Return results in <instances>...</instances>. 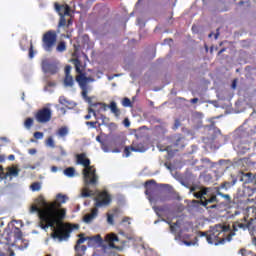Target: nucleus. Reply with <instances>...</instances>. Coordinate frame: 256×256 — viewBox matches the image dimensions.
Listing matches in <instances>:
<instances>
[{
	"instance_id": "f257e3e1",
	"label": "nucleus",
	"mask_w": 256,
	"mask_h": 256,
	"mask_svg": "<svg viewBox=\"0 0 256 256\" xmlns=\"http://www.w3.org/2000/svg\"><path fill=\"white\" fill-rule=\"evenodd\" d=\"M67 202V196L58 194L54 203H47L43 195L34 200V205L30 207V213H36L40 219V227L44 231L51 228L52 239H58L59 242L69 239V232H63V224L59 219L65 218V209H59L63 203Z\"/></svg>"
},
{
	"instance_id": "f03ea898",
	"label": "nucleus",
	"mask_w": 256,
	"mask_h": 256,
	"mask_svg": "<svg viewBox=\"0 0 256 256\" xmlns=\"http://www.w3.org/2000/svg\"><path fill=\"white\" fill-rule=\"evenodd\" d=\"M194 183L195 176L191 173L186 174L181 180V185L186 187V189H190V193H194V197L200 199V203L203 207H206V209H215L217 203H219V200L217 199V190L193 185Z\"/></svg>"
},
{
	"instance_id": "7ed1b4c3",
	"label": "nucleus",
	"mask_w": 256,
	"mask_h": 256,
	"mask_svg": "<svg viewBox=\"0 0 256 256\" xmlns=\"http://www.w3.org/2000/svg\"><path fill=\"white\" fill-rule=\"evenodd\" d=\"M76 157L78 165H83L84 167L82 170L84 187L80 197H91L95 195V192L90 190L89 187H97L99 185V175H97L95 167L91 166V160L87 158L86 154H78Z\"/></svg>"
},
{
	"instance_id": "20e7f679",
	"label": "nucleus",
	"mask_w": 256,
	"mask_h": 256,
	"mask_svg": "<svg viewBox=\"0 0 256 256\" xmlns=\"http://www.w3.org/2000/svg\"><path fill=\"white\" fill-rule=\"evenodd\" d=\"M230 231L231 226L217 224L211 227L208 232H199L198 237H206V241L210 245H223L235 237V233Z\"/></svg>"
},
{
	"instance_id": "39448f33",
	"label": "nucleus",
	"mask_w": 256,
	"mask_h": 256,
	"mask_svg": "<svg viewBox=\"0 0 256 256\" xmlns=\"http://www.w3.org/2000/svg\"><path fill=\"white\" fill-rule=\"evenodd\" d=\"M78 237L79 239L77 240L76 245H83L85 241H89V243H97L98 245L102 246L105 253H109L110 249L115 248V243L119 241V237H117L115 234H107L104 240L101 238V235L85 237V234H79Z\"/></svg>"
},
{
	"instance_id": "423d86ee",
	"label": "nucleus",
	"mask_w": 256,
	"mask_h": 256,
	"mask_svg": "<svg viewBox=\"0 0 256 256\" xmlns=\"http://www.w3.org/2000/svg\"><path fill=\"white\" fill-rule=\"evenodd\" d=\"M92 197H94L95 208L92 209V212L90 214L84 215V223H92L95 217H97V213H99V208L111 205V194H109L107 190H104L102 192L97 190L96 192H94V195H92Z\"/></svg>"
},
{
	"instance_id": "0eeeda50",
	"label": "nucleus",
	"mask_w": 256,
	"mask_h": 256,
	"mask_svg": "<svg viewBox=\"0 0 256 256\" xmlns=\"http://www.w3.org/2000/svg\"><path fill=\"white\" fill-rule=\"evenodd\" d=\"M76 81L82 90V97L86 101V103H91V97L87 96V93L91 91V86L87 85V83L95 82L94 78L78 75L76 77Z\"/></svg>"
},
{
	"instance_id": "6e6552de",
	"label": "nucleus",
	"mask_w": 256,
	"mask_h": 256,
	"mask_svg": "<svg viewBox=\"0 0 256 256\" xmlns=\"http://www.w3.org/2000/svg\"><path fill=\"white\" fill-rule=\"evenodd\" d=\"M252 221H253V219H250L248 221L247 217H244L241 220L233 222L232 230L230 227V231L228 232V235H229V233H234V234L237 233V231H239V229H241L242 231H247V229H248V231H251Z\"/></svg>"
},
{
	"instance_id": "1a4fd4ad",
	"label": "nucleus",
	"mask_w": 256,
	"mask_h": 256,
	"mask_svg": "<svg viewBox=\"0 0 256 256\" xmlns=\"http://www.w3.org/2000/svg\"><path fill=\"white\" fill-rule=\"evenodd\" d=\"M57 41V35L53 32H48L43 36V49L48 52L53 51L55 42Z\"/></svg>"
},
{
	"instance_id": "9d476101",
	"label": "nucleus",
	"mask_w": 256,
	"mask_h": 256,
	"mask_svg": "<svg viewBox=\"0 0 256 256\" xmlns=\"http://www.w3.org/2000/svg\"><path fill=\"white\" fill-rule=\"evenodd\" d=\"M42 71L49 75H57V73H59V67L57 63L45 59L42 61Z\"/></svg>"
},
{
	"instance_id": "9b49d317",
	"label": "nucleus",
	"mask_w": 256,
	"mask_h": 256,
	"mask_svg": "<svg viewBox=\"0 0 256 256\" xmlns=\"http://www.w3.org/2000/svg\"><path fill=\"white\" fill-rule=\"evenodd\" d=\"M51 109L42 108L36 113V121L38 123H49L51 121Z\"/></svg>"
},
{
	"instance_id": "f8f14e48",
	"label": "nucleus",
	"mask_w": 256,
	"mask_h": 256,
	"mask_svg": "<svg viewBox=\"0 0 256 256\" xmlns=\"http://www.w3.org/2000/svg\"><path fill=\"white\" fill-rule=\"evenodd\" d=\"M131 151H134L135 153H145L147 151V148L143 143H133L131 146H126L124 149L125 157H130Z\"/></svg>"
},
{
	"instance_id": "ddd939ff",
	"label": "nucleus",
	"mask_w": 256,
	"mask_h": 256,
	"mask_svg": "<svg viewBox=\"0 0 256 256\" xmlns=\"http://www.w3.org/2000/svg\"><path fill=\"white\" fill-rule=\"evenodd\" d=\"M236 179L237 181H241L242 183H253L256 179V174L240 171Z\"/></svg>"
},
{
	"instance_id": "4468645a",
	"label": "nucleus",
	"mask_w": 256,
	"mask_h": 256,
	"mask_svg": "<svg viewBox=\"0 0 256 256\" xmlns=\"http://www.w3.org/2000/svg\"><path fill=\"white\" fill-rule=\"evenodd\" d=\"M55 11L60 15V17H63L65 15H71V7L69 5H60L59 3L54 4Z\"/></svg>"
},
{
	"instance_id": "2eb2a0df",
	"label": "nucleus",
	"mask_w": 256,
	"mask_h": 256,
	"mask_svg": "<svg viewBox=\"0 0 256 256\" xmlns=\"http://www.w3.org/2000/svg\"><path fill=\"white\" fill-rule=\"evenodd\" d=\"M145 193L148 195L151 201V193H153L154 189H157V183H155V180H150L145 183Z\"/></svg>"
},
{
	"instance_id": "dca6fc26",
	"label": "nucleus",
	"mask_w": 256,
	"mask_h": 256,
	"mask_svg": "<svg viewBox=\"0 0 256 256\" xmlns=\"http://www.w3.org/2000/svg\"><path fill=\"white\" fill-rule=\"evenodd\" d=\"M237 183V178H233L232 182H224L222 183L218 188H216V191H221L223 189L224 191H227L233 187Z\"/></svg>"
},
{
	"instance_id": "f3484780",
	"label": "nucleus",
	"mask_w": 256,
	"mask_h": 256,
	"mask_svg": "<svg viewBox=\"0 0 256 256\" xmlns=\"http://www.w3.org/2000/svg\"><path fill=\"white\" fill-rule=\"evenodd\" d=\"M153 210L158 217H163V215H165V212L169 211V206H153Z\"/></svg>"
},
{
	"instance_id": "a211bd4d",
	"label": "nucleus",
	"mask_w": 256,
	"mask_h": 256,
	"mask_svg": "<svg viewBox=\"0 0 256 256\" xmlns=\"http://www.w3.org/2000/svg\"><path fill=\"white\" fill-rule=\"evenodd\" d=\"M75 256H83L85 255V251H87V246L85 245H75Z\"/></svg>"
},
{
	"instance_id": "6ab92c4d",
	"label": "nucleus",
	"mask_w": 256,
	"mask_h": 256,
	"mask_svg": "<svg viewBox=\"0 0 256 256\" xmlns=\"http://www.w3.org/2000/svg\"><path fill=\"white\" fill-rule=\"evenodd\" d=\"M109 109L111 110V113L115 115V117H119V115H121V111L117 107V103L115 101H112L110 103Z\"/></svg>"
},
{
	"instance_id": "aec40b11",
	"label": "nucleus",
	"mask_w": 256,
	"mask_h": 256,
	"mask_svg": "<svg viewBox=\"0 0 256 256\" xmlns=\"http://www.w3.org/2000/svg\"><path fill=\"white\" fill-rule=\"evenodd\" d=\"M64 87H73L75 85V80L73 79V76H65L63 80Z\"/></svg>"
},
{
	"instance_id": "412c9836",
	"label": "nucleus",
	"mask_w": 256,
	"mask_h": 256,
	"mask_svg": "<svg viewBox=\"0 0 256 256\" xmlns=\"http://www.w3.org/2000/svg\"><path fill=\"white\" fill-rule=\"evenodd\" d=\"M161 221H164L165 223H168V225H170V232L173 233V235L177 233V227H179V222L171 224V220H169V218H167V220L162 219Z\"/></svg>"
},
{
	"instance_id": "4be33fe9",
	"label": "nucleus",
	"mask_w": 256,
	"mask_h": 256,
	"mask_svg": "<svg viewBox=\"0 0 256 256\" xmlns=\"http://www.w3.org/2000/svg\"><path fill=\"white\" fill-rule=\"evenodd\" d=\"M6 177H19V169L15 167H9L6 173Z\"/></svg>"
},
{
	"instance_id": "5701e85b",
	"label": "nucleus",
	"mask_w": 256,
	"mask_h": 256,
	"mask_svg": "<svg viewBox=\"0 0 256 256\" xmlns=\"http://www.w3.org/2000/svg\"><path fill=\"white\" fill-rule=\"evenodd\" d=\"M63 173L66 177H69L70 179L77 175L75 173V168L74 167H68V168L64 169Z\"/></svg>"
},
{
	"instance_id": "b1692460",
	"label": "nucleus",
	"mask_w": 256,
	"mask_h": 256,
	"mask_svg": "<svg viewBox=\"0 0 256 256\" xmlns=\"http://www.w3.org/2000/svg\"><path fill=\"white\" fill-rule=\"evenodd\" d=\"M58 137H61L62 139L64 137H67L69 135V128L67 126L61 127L57 132Z\"/></svg>"
},
{
	"instance_id": "393cba45",
	"label": "nucleus",
	"mask_w": 256,
	"mask_h": 256,
	"mask_svg": "<svg viewBox=\"0 0 256 256\" xmlns=\"http://www.w3.org/2000/svg\"><path fill=\"white\" fill-rule=\"evenodd\" d=\"M88 104L90 105V107H97V105H101L103 111H107V109H109V105L103 102L93 103L92 100H90V103Z\"/></svg>"
},
{
	"instance_id": "a878e982",
	"label": "nucleus",
	"mask_w": 256,
	"mask_h": 256,
	"mask_svg": "<svg viewBox=\"0 0 256 256\" xmlns=\"http://www.w3.org/2000/svg\"><path fill=\"white\" fill-rule=\"evenodd\" d=\"M217 195L225 199L228 203H231V196L229 194H223V192L216 190Z\"/></svg>"
},
{
	"instance_id": "bb28decb",
	"label": "nucleus",
	"mask_w": 256,
	"mask_h": 256,
	"mask_svg": "<svg viewBox=\"0 0 256 256\" xmlns=\"http://www.w3.org/2000/svg\"><path fill=\"white\" fill-rule=\"evenodd\" d=\"M46 147H50L51 149H55V140L53 137H49L45 142Z\"/></svg>"
},
{
	"instance_id": "cd10ccee",
	"label": "nucleus",
	"mask_w": 256,
	"mask_h": 256,
	"mask_svg": "<svg viewBox=\"0 0 256 256\" xmlns=\"http://www.w3.org/2000/svg\"><path fill=\"white\" fill-rule=\"evenodd\" d=\"M31 191H41V182H34L30 186Z\"/></svg>"
},
{
	"instance_id": "c85d7f7f",
	"label": "nucleus",
	"mask_w": 256,
	"mask_h": 256,
	"mask_svg": "<svg viewBox=\"0 0 256 256\" xmlns=\"http://www.w3.org/2000/svg\"><path fill=\"white\" fill-rule=\"evenodd\" d=\"M174 145L175 147H177V149H183V147H185V144L183 143V138L179 137L178 139H176Z\"/></svg>"
},
{
	"instance_id": "c756f323",
	"label": "nucleus",
	"mask_w": 256,
	"mask_h": 256,
	"mask_svg": "<svg viewBox=\"0 0 256 256\" xmlns=\"http://www.w3.org/2000/svg\"><path fill=\"white\" fill-rule=\"evenodd\" d=\"M24 127L26 129H31V127H33V118H27L24 122Z\"/></svg>"
},
{
	"instance_id": "7c9ffc66",
	"label": "nucleus",
	"mask_w": 256,
	"mask_h": 256,
	"mask_svg": "<svg viewBox=\"0 0 256 256\" xmlns=\"http://www.w3.org/2000/svg\"><path fill=\"white\" fill-rule=\"evenodd\" d=\"M59 103L61 105H64L65 107H69V105H71V103H69V100H67V98H65L64 96H61L59 98Z\"/></svg>"
},
{
	"instance_id": "2f4dec72",
	"label": "nucleus",
	"mask_w": 256,
	"mask_h": 256,
	"mask_svg": "<svg viewBox=\"0 0 256 256\" xmlns=\"http://www.w3.org/2000/svg\"><path fill=\"white\" fill-rule=\"evenodd\" d=\"M56 49L59 53H63V51L67 49V47L65 46V42H60Z\"/></svg>"
},
{
	"instance_id": "473e14b6",
	"label": "nucleus",
	"mask_w": 256,
	"mask_h": 256,
	"mask_svg": "<svg viewBox=\"0 0 256 256\" xmlns=\"http://www.w3.org/2000/svg\"><path fill=\"white\" fill-rule=\"evenodd\" d=\"M55 85H57L55 82H51L49 80L46 81V86L44 87L45 91H50L49 87H55Z\"/></svg>"
},
{
	"instance_id": "72a5a7b5",
	"label": "nucleus",
	"mask_w": 256,
	"mask_h": 256,
	"mask_svg": "<svg viewBox=\"0 0 256 256\" xmlns=\"http://www.w3.org/2000/svg\"><path fill=\"white\" fill-rule=\"evenodd\" d=\"M74 65L77 73H81V62L78 59H76L74 60Z\"/></svg>"
},
{
	"instance_id": "f704fd0d",
	"label": "nucleus",
	"mask_w": 256,
	"mask_h": 256,
	"mask_svg": "<svg viewBox=\"0 0 256 256\" xmlns=\"http://www.w3.org/2000/svg\"><path fill=\"white\" fill-rule=\"evenodd\" d=\"M65 25H67V20L65 19V16H60L58 27H65Z\"/></svg>"
},
{
	"instance_id": "c9c22d12",
	"label": "nucleus",
	"mask_w": 256,
	"mask_h": 256,
	"mask_svg": "<svg viewBox=\"0 0 256 256\" xmlns=\"http://www.w3.org/2000/svg\"><path fill=\"white\" fill-rule=\"evenodd\" d=\"M123 107H131V100L129 98H124L122 101Z\"/></svg>"
},
{
	"instance_id": "e433bc0d",
	"label": "nucleus",
	"mask_w": 256,
	"mask_h": 256,
	"mask_svg": "<svg viewBox=\"0 0 256 256\" xmlns=\"http://www.w3.org/2000/svg\"><path fill=\"white\" fill-rule=\"evenodd\" d=\"M101 149L104 151V153H109V146H107L105 142H101Z\"/></svg>"
},
{
	"instance_id": "4c0bfd02",
	"label": "nucleus",
	"mask_w": 256,
	"mask_h": 256,
	"mask_svg": "<svg viewBox=\"0 0 256 256\" xmlns=\"http://www.w3.org/2000/svg\"><path fill=\"white\" fill-rule=\"evenodd\" d=\"M113 217H115V214H109L107 216V223H109V225H113Z\"/></svg>"
},
{
	"instance_id": "58836bf2",
	"label": "nucleus",
	"mask_w": 256,
	"mask_h": 256,
	"mask_svg": "<svg viewBox=\"0 0 256 256\" xmlns=\"http://www.w3.org/2000/svg\"><path fill=\"white\" fill-rule=\"evenodd\" d=\"M71 66L70 65H67L66 67H65V77H69V76H71Z\"/></svg>"
},
{
	"instance_id": "ea45409f",
	"label": "nucleus",
	"mask_w": 256,
	"mask_h": 256,
	"mask_svg": "<svg viewBox=\"0 0 256 256\" xmlns=\"http://www.w3.org/2000/svg\"><path fill=\"white\" fill-rule=\"evenodd\" d=\"M34 137H35L36 139H43L44 134H43V132H35V133H34Z\"/></svg>"
},
{
	"instance_id": "a19ab883",
	"label": "nucleus",
	"mask_w": 256,
	"mask_h": 256,
	"mask_svg": "<svg viewBox=\"0 0 256 256\" xmlns=\"http://www.w3.org/2000/svg\"><path fill=\"white\" fill-rule=\"evenodd\" d=\"M100 119L102 120V125H105V123H107V121H109V118H107V116L101 114L100 115Z\"/></svg>"
},
{
	"instance_id": "79ce46f5",
	"label": "nucleus",
	"mask_w": 256,
	"mask_h": 256,
	"mask_svg": "<svg viewBox=\"0 0 256 256\" xmlns=\"http://www.w3.org/2000/svg\"><path fill=\"white\" fill-rule=\"evenodd\" d=\"M88 113H92L93 114V117H95V119H99V117H97V112H95L93 110V108H88Z\"/></svg>"
},
{
	"instance_id": "37998d69",
	"label": "nucleus",
	"mask_w": 256,
	"mask_h": 256,
	"mask_svg": "<svg viewBox=\"0 0 256 256\" xmlns=\"http://www.w3.org/2000/svg\"><path fill=\"white\" fill-rule=\"evenodd\" d=\"M35 57V54L33 53V45H31L30 49H29V58L33 59Z\"/></svg>"
},
{
	"instance_id": "c03bdc74",
	"label": "nucleus",
	"mask_w": 256,
	"mask_h": 256,
	"mask_svg": "<svg viewBox=\"0 0 256 256\" xmlns=\"http://www.w3.org/2000/svg\"><path fill=\"white\" fill-rule=\"evenodd\" d=\"M213 35H214V39H219V29H217V33L216 34H213V33H210L209 35H208V37H213Z\"/></svg>"
},
{
	"instance_id": "a18cd8bd",
	"label": "nucleus",
	"mask_w": 256,
	"mask_h": 256,
	"mask_svg": "<svg viewBox=\"0 0 256 256\" xmlns=\"http://www.w3.org/2000/svg\"><path fill=\"white\" fill-rule=\"evenodd\" d=\"M97 121L96 122H86V125H89L92 129H95V125H97Z\"/></svg>"
},
{
	"instance_id": "49530a36",
	"label": "nucleus",
	"mask_w": 256,
	"mask_h": 256,
	"mask_svg": "<svg viewBox=\"0 0 256 256\" xmlns=\"http://www.w3.org/2000/svg\"><path fill=\"white\" fill-rule=\"evenodd\" d=\"M28 153H29L30 155H35V154L37 153V149H35V148L29 149V150H28Z\"/></svg>"
},
{
	"instance_id": "de8ad7c7",
	"label": "nucleus",
	"mask_w": 256,
	"mask_h": 256,
	"mask_svg": "<svg viewBox=\"0 0 256 256\" xmlns=\"http://www.w3.org/2000/svg\"><path fill=\"white\" fill-rule=\"evenodd\" d=\"M131 218H129V217H125L124 219H123V223H128V225H131Z\"/></svg>"
},
{
	"instance_id": "09e8293b",
	"label": "nucleus",
	"mask_w": 256,
	"mask_h": 256,
	"mask_svg": "<svg viewBox=\"0 0 256 256\" xmlns=\"http://www.w3.org/2000/svg\"><path fill=\"white\" fill-rule=\"evenodd\" d=\"M124 125L126 126V127H131V122H129V119H125L124 120Z\"/></svg>"
},
{
	"instance_id": "8fccbe9b",
	"label": "nucleus",
	"mask_w": 256,
	"mask_h": 256,
	"mask_svg": "<svg viewBox=\"0 0 256 256\" xmlns=\"http://www.w3.org/2000/svg\"><path fill=\"white\" fill-rule=\"evenodd\" d=\"M180 125L181 123L179 122V120H176L174 124V129H179Z\"/></svg>"
},
{
	"instance_id": "3c124183",
	"label": "nucleus",
	"mask_w": 256,
	"mask_h": 256,
	"mask_svg": "<svg viewBox=\"0 0 256 256\" xmlns=\"http://www.w3.org/2000/svg\"><path fill=\"white\" fill-rule=\"evenodd\" d=\"M250 234L252 236V244H254L256 247V236H254L253 233H251V232H250Z\"/></svg>"
},
{
	"instance_id": "603ef678",
	"label": "nucleus",
	"mask_w": 256,
	"mask_h": 256,
	"mask_svg": "<svg viewBox=\"0 0 256 256\" xmlns=\"http://www.w3.org/2000/svg\"><path fill=\"white\" fill-rule=\"evenodd\" d=\"M16 235L18 239H21V230H19V228H16Z\"/></svg>"
},
{
	"instance_id": "864d4df0",
	"label": "nucleus",
	"mask_w": 256,
	"mask_h": 256,
	"mask_svg": "<svg viewBox=\"0 0 256 256\" xmlns=\"http://www.w3.org/2000/svg\"><path fill=\"white\" fill-rule=\"evenodd\" d=\"M51 171L52 173H57V171H59V168H57V166H52Z\"/></svg>"
},
{
	"instance_id": "5fc2aeb1",
	"label": "nucleus",
	"mask_w": 256,
	"mask_h": 256,
	"mask_svg": "<svg viewBox=\"0 0 256 256\" xmlns=\"http://www.w3.org/2000/svg\"><path fill=\"white\" fill-rule=\"evenodd\" d=\"M157 201H167V196L159 197V198L156 200V202H157Z\"/></svg>"
},
{
	"instance_id": "6e6d98bb",
	"label": "nucleus",
	"mask_w": 256,
	"mask_h": 256,
	"mask_svg": "<svg viewBox=\"0 0 256 256\" xmlns=\"http://www.w3.org/2000/svg\"><path fill=\"white\" fill-rule=\"evenodd\" d=\"M240 253H241L242 256H246L247 255V250L241 249Z\"/></svg>"
},
{
	"instance_id": "4d7b16f0",
	"label": "nucleus",
	"mask_w": 256,
	"mask_h": 256,
	"mask_svg": "<svg viewBox=\"0 0 256 256\" xmlns=\"http://www.w3.org/2000/svg\"><path fill=\"white\" fill-rule=\"evenodd\" d=\"M9 161H15V155L11 154L8 156Z\"/></svg>"
},
{
	"instance_id": "13d9d810",
	"label": "nucleus",
	"mask_w": 256,
	"mask_h": 256,
	"mask_svg": "<svg viewBox=\"0 0 256 256\" xmlns=\"http://www.w3.org/2000/svg\"><path fill=\"white\" fill-rule=\"evenodd\" d=\"M232 89H237V80H234L232 83Z\"/></svg>"
},
{
	"instance_id": "bf43d9fd",
	"label": "nucleus",
	"mask_w": 256,
	"mask_h": 256,
	"mask_svg": "<svg viewBox=\"0 0 256 256\" xmlns=\"http://www.w3.org/2000/svg\"><path fill=\"white\" fill-rule=\"evenodd\" d=\"M115 77H119V75H114V76H108V81H113V79H115Z\"/></svg>"
},
{
	"instance_id": "052dcab7",
	"label": "nucleus",
	"mask_w": 256,
	"mask_h": 256,
	"mask_svg": "<svg viewBox=\"0 0 256 256\" xmlns=\"http://www.w3.org/2000/svg\"><path fill=\"white\" fill-rule=\"evenodd\" d=\"M212 131V133H216V135H221V130H215V129H213V130H211Z\"/></svg>"
},
{
	"instance_id": "680f3d73",
	"label": "nucleus",
	"mask_w": 256,
	"mask_h": 256,
	"mask_svg": "<svg viewBox=\"0 0 256 256\" xmlns=\"http://www.w3.org/2000/svg\"><path fill=\"white\" fill-rule=\"evenodd\" d=\"M191 103L195 104V103H199V98H193L191 100Z\"/></svg>"
},
{
	"instance_id": "e2e57ef3",
	"label": "nucleus",
	"mask_w": 256,
	"mask_h": 256,
	"mask_svg": "<svg viewBox=\"0 0 256 256\" xmlns=\"http://www.w3.org/2000/svg\"><path fill=\"white\" fill-rule=\"evenodd\" d=\"M96 141H97L98 143H100V145H101V143H103V140H101V136H97V137H96Z\"/></svg>"
},
{
	"instance_id": "0e129e2a",
	"label": "nucleus",
	"mask_w": 256,
	"mask_h": 256,
	"mask_svg": "<svg viewBox=\"0 0 256 256\" xmlns=\"http://www.w3.org/2000/svg\"><path fill=\"white\" fill-rule=\"evenodd\" d=\"M184 243L185 245H187V247H191V245H193V242H189V241H185Z\"/></svg>"
},
{
	"instance_id": "69168bd1",
	"label": "nucleus",
	"mask_w": 256,
	"mask_h": 256,
	"mask_svg": "<svg viewBox=\"0 0 256 256\" xmlns=\"http://www.w3.org/2000/svg\"><path fill=\"white\" fill-rule=\"evenodd\" d=\"M112 153H121V150L119 148H116V149L112 150Z\"/></svg>"
},
{
	"instance_id": "338daca9",
	"label": "nucleus",
	"mask_w": 256,
	"mask_h": 256,
	"mask_svg": "<svg viewBox=\"0 0 256 256\" xmlns=\"http://www.w3.org/2000/svg\"><path fill=\"white\" fill-rule=\"evenodd\" d=\"M84 119H86L87 121H89V119H91V113H89L88 115H86V116L84 117Z\"/></svg>"
},
{
	"instance_id": "774afa93",
	"label": "nucleus",
	"mask_w": 256,
	"mask_h": 256,
	"mask_svg": "<svg viewBox=\"0 0 256 256\" xmlns=\"http://www.w3.org/2000/svg\"><path fill=\"white\" fill-rule=\"evenodd\" d=\"M202 161H203L204 163H210L209 159H207V158H204Z\"/></svg>"
}]
</instances>
